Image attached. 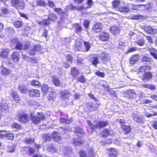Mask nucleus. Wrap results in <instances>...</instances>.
I'll return each mask as SVG.
<instances>
[{
	"mask_svg": "<svg viewBox=\"0 0 157 157\" xmlns=\"http://www.w3.org/2000/svg\"><path fill=\"white\" fill-rule=\"evenodd\" d=\"M30 43L27 42L24 44L23 49L26 51L27 52L31 55H34L36 52L40 51L41 49L40 45L39 44L35 45L33 48L30 47Z\"/></svg>",
	"mask_w": 157,
	"mask_h": 157,
	"instance_id": "obj_1",
	"label": "nucleus"
},
{
	"mask_svg": "<svg viewBox=\"0 0 157 157\" xmlns=\"http://www.w3.org/2000/svg\"><path fill=\"white\" fill-rule=\"evenodd\" d=\"M87 123L90 127V128L92 130H94L96 128H100L105 126L108 123L105 121H100L96 123L95 124H93L89 121H87Z\"/></svg>",
	"mask_w": 157,
	"mask_h": 157,
	"instance_id": "obj_2",
	"label": "nucleus"
},
{
	"mask_svg": "<svg viewBox=\"0 0 157 157\" xmlns=\"http://www.w3.org/2000/svg\"><path fill=\"white\" fill-rule=\"evenodd\" d=\"M80 157H94V151L92 148H88L86 151L81 150L79 153Z\"/></svg>",
	"mask_w": 157,
	"mask_h": 157,
	"instance_id": "obj_3",
	"label": "nucleus"
},
{
	"mask_svg": "<svg viewBox=\"0 0 157 157\" xmlns=\"http://www.w3.org/2000/svg\"><path fill=\"white\" fill-rule=\"evenodd\" d=\"M98 107V104L90 102L87 103L85 105L84 110L86 112H90L96 110Z\"/></svg>",
	"mask_w": 157,
	"mask_h": 157,
	"instance_id": "obj_4",
	"label": "nucleus"
},
{
	"mask_svg": "<svg viewBox=\"0 0 157 157\" xmlns=\"http://www.w3.org/2000/svg\"><path fill=\"white\" fill-rule=\"evenodd\" d=\"M45 117L42 112L38 113V115L35 116H32L31 119L34 124H37L41 121L45 120Z\"/></svg>",
	"mask_w": 157,
	"mask_h": 157,
	"instance_id": "obj_5",
	"label": "nucleus"
},
{
	"mask_svg": "<svg viewBox=\"0 0 157 157\" xmlns=\"http://www.w3.org/2000/svg\"><path fill=\"white\" fill-rule=\"evenodd\" d=\"M56 17L54 13H51L49 14L48 18L47 19L44 20L43 21H40L39 24L41 26L48 25L49 24L50 21H53L55 20Z\"/></svg>",
	"mask_w": 157,
	"mask_h": 157,
	"instance_id": "obj_6",
	"label": "nucleus"
},
{
	"mask_svg": "<svg viewBox=\"0 0 157 157\" xmlns=\"http://www.w3.org/2000/svg\"><path fill=\"white\" fill-rule=\"evenodd\" d=\"M12 3L14 6L17 9H23L25 4L23 0H15L12 1Z\"/></svg>",
	"mask_w": 157,
	"mask_h": 157,
	"instance_id": "obj_7",
	"label": "nucleus"
},
{
	"mask_svg": "<svg viewBox=\"0 0 157 157\" xmlns=\"http://www.w3.org/2000/svg\"><path fill=\"white\" fill-rule=\"evenodd\" d=\"M122 128L123 129L125 133H128L130 132L131 130V128L129 125H124V121L122 119L119 120Z\"/></svg>",
	"mask_w": 157,
	"mask_h": 157,
	"instance_id": "obj_8",
	"label": "nucleus"
},
{
	"mask_svg": "<svg viewBox=\"0 0 157 157\" xmlns=\"http://www.w3.org/2000/svg\"><path fill=\"white\" fill-rule=\"evenodd\" d=\"M125 94L126 96L130 99H135L137 97L136 93L132 90H127L125 92Z\"/></svg>",
	"mask_w": 157,
	"mask_h": 157,
	"instance_id": "obj_9",
	"label": "nucleus"
},
{
	"mask_svg": "<svg viewBox=\"0 0 157 157\" xmlns=\"http://www.w3.org/2000/svg\"><path fill=\"white\" fill-rule=\"evenodd\" d=\"M61 150H62L65 157H71V156H72L73 157H74L72 150L70 148L65 147Z\"/></svg>",
	"mask_w": 157,
	"mask_h": 157,
	"instance_id": "obj_10",
	"label": "nucleus"
},
{
	"mask_svg": "<svg viewBox=\"0 0 157 157\" xmlns=\"http://www.w3.org/2000/svg\"><path fill=\"white\" fill-rule=\"evenodd\" d=\"M11 43L15 45L16 49L21 50L23 48V44L21 42L18 41L16 39H13L11 41Z\"/></svg>",
	"mask_w": 157,
	"mask_h": 157,
	"instance_id": "obj_11",
	"label": "nucleus"
},
{
	"mask_svg": "<svg viewBox=\"0 0 157 157\" xmlns=\"http://www.w3.org/2000/svg\"><path fill=\"white\" fill-rule=\"evenodd\" d=\"M102 28V25L100 23H96L93 26V31L95 33H98L101 31Z\"/></svg>",
	"mask_w": 157,
	"mask_h": 157,
	"instance_id": "obj_12",
	"label": "nucleus"
},
{
	"mask_svg": "<svg viewBox=\"0 0 157 157\" xmlns=\"http://www.w3.org/2000/svg\"><path fill=\"white\" fill-rule=\"evenodd\" d=\"M109 36V35L108 33L102 32L99 35V38L102 41H106L108 40Z\"/></svg>",
	"mask_w": 157,
	"mask_h": 157,
	"instance_id": "obj_13",
	"label": "nucleus"
},
{
	"mask_svg": "<svg viewBox=\"0 0 157 157\" xmlns=\"http://www.w3.org/2000/svg\"><path fill=\"white\" fill-rule=\"evenodd\" d=\"M40 91L37 90H31L29 92V95L32 97H38L40 96Z\"/></svg>",
	"mask_w": 157,
	"mask_h": 157,
	"instance_id": "obj_14",
	"label": "nucleus"
},
{
	"mask_svg": "<svg viewBox=\"0 0 157 157\" xmlns=\"http://www.w3.org/2000/svg\"><path fill=\"white\" fill-rule=\"evenodd\" d=\"M0 107L2 111L8 112L9 111L8 107L5 101L2 100L0 104Z\"/></svg>",
	"mask_w": 157,
	"mask_h": 157,
	"instance_id": "obj_15",
	"label": "nucleus"
},
{
	"mask_svg": "<svg viewBox=\"0 0 157 157\" xmlns=\"http://www.w3.org/2000/svg\"><path fill=\"white\" fill-rule=\"evenodd\" d=\"M52 137L54 140L59 143L62 140L60 134L57 132H55L53 133L52 134Z\"/></svg>",
	"mask_w": 157,
	"mask_h": 157,
	"instance_id": "obj_16",
	"label": "nucleus"
},
{
	"mask_svg": "<svg viewBox=\"0 0 157 157\" xmlns=\"http://www.w3.org/2000/svg\"><path fill=\"white\" fill-rule=\"evenodd\" d=\"M70 94L69 90H63L60 93L61 98L63 99H67L69 97Z\"/></svg>",
	"mask_w": 157,
	"mask_h": 157,
	"instance_id": "obj_17",
	"label": "nucleus"
},
{
	"mask_svg": "<svg viewBox=\"0 0 157 157\" xmlns=\"http://www.w3.org/2000/svg\"><path fill=\"white\" fill-rule=\"evenodd\" d=\"M23 150L25 151L28 155L33 154L34 153L35 150L31 147H24L23 148Z\"/></svg>",
	"mask_w": 157,
	"mask_h": 157,
	"instance_id": "obj_18",
	"label": "nucleus"
},
{
	"mask_svg": "<svg viewBox=\"0 0 157 157\" xmlns=\"http://www.w3.org/2000/svg\"><path fill=\"white\" fill-rule=\"evenodd\" d=\"M19 121L21 122L25 123L28 121V119L27 115L23 114L18 116Z\"/></svg>",
	"mask_w": 157,
	"mask_h": 157,
	"instance_id": "obj_19",
	"label": "nucleus"
},
{
	"mask_svg": "<svg viewBox=\"0 0 157 157\" xmlns=\"http://www.w3.org/2000/svg\"><path fill=\"white\" fill-rule=\"evenodd\" d=\"M152 76L151 73L149 72V71H147L144 74L143 80L144 81H148L149 79L151 78Z\"/></svg>",
	"mask_w": 157,
	"mask_h": 157,
	"instance_id": "obj_20",
	"label": "nucleus"
},
{
	"mask_svg": "<svg viewBox=\"0 0 157 157\" xmlns=\"http://www.w3.org/2000/svg\"><path fill=\"white\" fill-rule=\"evenodd\" d=\"M144 29L146 33L149 34L155 33V30L150 26L147 25L144 28Z\"/></svg>",
	"mask_w": 157,
	"mask_h": 157,
	"instance_id": "obj_21",
	"label": "nucleus"
},
{
	"mask_svg": "<svg viewBox=\"0 0 157 157\" xmlns=\"http://www.w3.org/2000/svg\"><path fill=\"white\" fill-rule=\"evenodd\" d=\"M75 132L76 135L79 137H82L84 134L82 129L79 127L75 128Z\"/></svg>",
	"mask_w": 157,
	"mask_h": 157,
	"instance_id": "obj_22",
	"label": "nucleus"
},
{
	"mask_svg": "<svg viewBox=\"0 0 157 157\" xmlns=\"http://www.w3.org/2000/svg\"><path fill=\"white\" fill-rule=\"evenodd\" d=\"M110 31L112 34H117L120 33V29L118 27L116 26H113L110 29Z\"/></svg>",
	"mask_w": 157,
	"mask_h": 157,
	"instance_id": "obj_23",
	"label": "nucleus"
},
{
	"mask_svg": "<svg viewBox=\"0 0 157 157\" xmlns=\"http://www.w3.org/2000/svg\"><path fill=\"white\" fill-rule=\"evenodd\" d=\"M131 19L135 20H142L145 18V16L140 15H133L130 17Z\"/></svg>",
	"mask_w": 157,
	"mask_h": 157,
	"instance_id": "obj_24",
	"label": "nucleus"
},
{
	"mask_svg": "<svg viewBox=\"0 0 157 157\" xmlns=\"http://www.w3.org/2000/svg\"><path fill=\"white\" fill-rule=\"evenodd\" d=\"M10 94L12 97L14 98L15 101L18 102L19 100V97L17 93L13 90H11L10 92Z\"/></svg>",
	"mask_w": 157,
	"mask_h": 157,
	"instance_id": "obj_25",
	"label": "nucleus"
},
{
	"mask_svg": "<svg viewBox=\"0 0 157 157\" xmlns=\"http://www.w3.org/2000/svg\"><path fill=\"white\" fill-rule=\"evenodd\" d=\"M151 68L148 66H144L141 67L138 70L139 72H145L146 73L147 71H149L150 70Z\"/></svg>",
	"mask_w": 157,
	"mask_h": 157,
	"instance_id": "obj_26",
	"label": "nucleus"
},
{
	"mask_svg": "<svg viewBox=\"0 0 157 157\" xmlns=\"http://www.w3.org/2000/svg\"><path fill=\"white\" fill-rule=\"evenodd\" d=\"M19 56L18 52H13L11 55L12 59L14 61L17 62L19 59Z\"/></svg>",
	"mask_w": 157,
	"mask_h": 157,
	"instance_id": "obj_27",
	"label": "nucleus"
},
{
	"mask_svg": "<svg viewBox=\"0 0 157 157\" xmlns=\"http://www.w3.org/2000/svg\"><path fill=\"white\" fill-rule=\"evenodd\" d=\"M150 53L154 58L157 59V51L153 48H149Z\"/></svg>",
	"mask_w": 157,
	"mask_h": 157,
	"instance_id": "obj_28",
	"label": "nucleus"
},
{
	"mask_svg": "<svg viewBox=\"0 0 157 157\" xmlns=\"http://www.w3.org/2000/svg\"><path fill=\"white\" fill-rule=\"evenodd\" d=\"M72 121L71 118L67 119L63 117H60L59 119V122L61 123L65 124H69Z\"/></svg>",
	"mask_w": 157,
	"mask_h": 157,
	"instance_id": "obj_29",
	"label": "nucleus"
},
{
	"mask_svg": "<svg viewBox=\"0 0 157 157\" xmlns=\"http://www.w3.org/2000/svg\"><path fill=\"white\" fill-rule=\"evenodd\" d=\"M56 93L54 92H50L48 94V99L49 101L53 100L56 98Z\"/></svg>",
	"mask_w": 157,
	"mask_h": 157,
	"instance_id": "obj_30",
	"label": "nucleus"
},
{
	"mask_svg": "<svg viewBox=\"0 0 157 157\" xmlns=\"http://www.w3.org/2000/svg\"><path fill=\"white\" fill-rule=\"evenodd\" d=\"M110 153L109 156L110 157H116L117 154V151L114 148H110L109 149Z\"/></svg>",
	"mask_w": 157,
	"mask_h": 157,
	"instance_id": "obj_31",
	"label": "nucleus"
},
{
	"mask_svg": "<svg viewBox=\"0 0 157 157\" xmlns=\"http://www.w3.org/2000/svg\"><path fill=\"white\" fill-rule=\"evenodd\" d=\"M132 117L136 121L140 123L142 122V120L140 117H139L138 114L136 113H133L132 115Z\"/></svg>",
	"mask_w": 157,
	"mask_h": 157,
	"instance_id": "obj_32",
	"label": "nucleus"
},
{
	"mask_svg": "<svg viewBox=\"0 0 157 157\" xmlns=\"http://www.w3.org/2000/svg\"><path fill=\"white\" fill-rule=\"evenodd\" d=\"M71 74L75 78L79 74V71L75 67L71 68Z\"/></svg>",
	"mask_w": 157,
	"mask_h": 157,
	"instance_id": "obj_33",
	"label": "nucleus"
},
{
	"mask_svg": "<svg viewBox=\"0 0 157 157\" xmlns=\"http://www.w3.org/2000/svg\"><path fill=\"white\" fill-rule=\"evenodd\" d=\"M67 60V61L71 62L70 63H68L67 62L65 63V67L66 68H68L70 65V64L71 63V61L72 60V58L71 56L70 55H67L66 56Z\"/></svg>",
	"mask_w": 157,
	"mask_h": 157,
	"instance_id": "obj_34",
	"label": "nucleus"
},
{
	"mask_svg": "<svg viewBox=\"0 0 157 157\" xmlns=\"http://www.w3.org/2000/svg\"><path fill=\"white\" fill-rule=\"evenodd\" d=\"M82 46V43L80 41H77L75 45V49L76 51H79Z\"/></svg>",
	"mask_w": 157,
	"mask_h": 157,
	"instance_id": "obj_35",
	"label": "nucleus"
},
{
	"mask_svg": "<svg viewBox=\"0 0 157 157\" xmlns=\"http://www.w3.org/2000/svg\"><path fill=\"white\" fill-rule=\"evenodd\" d=\"M83 44L85 48L86 51H88L91 46V44L88 41H83Z\"/></svg>",
	"mask_w": 157,
	"mask_h": 157,
	"instance_id": "obj_36",
	"label": "nucleus"
},
{
	"mask_svg": "<svg viewBox=\"0 0 157 157\" xmlns=\"http://www.w3.org/2000/svg\"><path fill=\"white\" fill-rule=\"evenodd\" d=\"M52 82L54 84L57 86H59L60 84V82L57 77L53 76L52 77Z\"/></svg>",
	"mask_w": 157,
	"mask_h": 157,
	"instance_id": "obj_37",
	"label": "nucleus"
},
{
	"mask_svg": "<svg viewBox=\"0 0 157 157\" xmlns=\"http://www.w3.org/2000/svg\"><path fill=\"white\" fill-rule=\"evenodd\" d=\"M13 25L15 27L19 28L22 26L23 23L21 21H17L14 22Z\"/></svg>",
	"mask_w": 157,
	"mask_h": 157,
	"instance_id": "obj_38",
	"label": "nucleus"
},
{
	"mask_svg": "<svg viewBox=\"0 0 157 157\" xmlns=\"http://www.w3.org/2000/svg\"><path fill=\"white\" fill-rule=\"evenodd\" d=\"M9 50L7 49H3L0 53V56L3 57H6L8 54Z\"/></svg>",
	"mask_w": 157,
	"mask_h": 157,
	"instance_id": "obj_39",
	"label": "nucleus"
},
{
	"mask_svg": "<svg viewBox=\"0 0 157 157\" xmlns=\"http://www.w3.org/2000/svg\"><path fill=\"white\" fill-rule=\"evenodd\" d=\"M48 150L52 152H57L58 150V149L52 145H51L48 147Z\"/></svg>",
	"mask_w": 157,
	"mask_h": 157,
	"instance_id": "obj_40",
	"label": "nucleus"
},
{
	"mask_svg": "<svg viewBox=\"0 0 157 157\" xmlns=\"http://www.w3.org/2000/svg\"><path fill=\"white\" fill-rule=\"evenodd\" d=\"M138 60L137 56L136 55L132 57L130 60V63L132 64H134Z\"/></svg>",
	"mask_w": 157,
	"mask_h": 157,
	"instance_id": "obj_41",
	"label": "nucleus"
},
{
	"mask_svg": "<svg viewBox=\"0 0 157 157\" xmlns=\"http://www.w3.org/2000/svg\"><path fill=\"white\" fill-rule=\"evenodd\" d=\"M118 10L120 12L124 13H128L130 11V10L128 8L125 7H120L118 9Z\"/></svg>",
	"mask_w": 157,
	"mask_h": 157,
	"instance_id": "obj_42",
	"label": "nucleus"
},
{
	"mask_svg": "<svg viewBox=\"0 0 157 157\" xmlns=\"http://www.w3.org/2000/svg\"><path fill=\"white\" fill-rule=\"evenodd\" d=\"M48 86L47 85H43L42 86L41 90L44 94L45 95L48 91Z\"/></svg>",
	"mask_w": 157,
	"mask_h": 157,
	"instance_id": "obj_43",
	"label": "nucleus"
},
{
	"mask_svg": "<svg viewBox=\"0 0 157 157\" xmlns=\"http://www.w3.org/2000/svg\"><path fill=\"white\" fill-rule=\"evenodd\" d=\"M42 138L46 141H49L51 139L50 135L46 133L44 134L42 136Z\"/></svg>",
	"mask_w": 157,
	"mask_h": 157,
	"instance_id": "obj_44",
	"label": "nucleus"
},
{
	"mask_svg": "<svg viewBox=\"0 0 157 157\" xmlns=\"http://www.w3.org/2000/svg\"><path fill=\"white\" fill-rule=\"evenodd\" d=\"M1 69V73L4 75H7L10 73V71L5 68L2 67Z\"/></svg>",
	"mask_w": 157,
	"mask_h": 157,
	"instance_id": "obj_45",
	"label": "nucleus"
},
{
	"mask_svg": "<svg viewBox=\"0 0 157 157\" xmlns=\"http://www.w3.org/2000/svg\"><path fill=\"white\" fill-rule=\"evenodd\" d=\"M30 83L31 85L33 86H40V83L39 82L36 80H32L30 82Z\"/></svg>",
	"mask_w": 157,
	"mask_h": 157,
	"instance_id": "obj_46",
	"label": "nucleus"
},
{
	"mask_svg": "<svg viewBox=\"0 0 157 157\" xmlns=\"http://www.w3.org/2000/svg\"><path fill=\"white\" fill-rule=\"evenodd\" d=\"M75 27L76 29V32L77 33H79L82 31V27L78 24H75Z\"/></svg>",
	"mask_w": 157,
	"mask_h": 157,
	"instance_id": "obj_47",
	"label": "nucleus"
},
{
	"mask_svg": "<svg viewBox=\"0 0 157 157\" xmlns=\"http://www.w3.org/2000/svg\"><path fill=\"white\" fill-rule=\"evenodd\" d=\"M93 64L95 66H97L96 64L99 63V61H98V58L97 57L94 56L91 58Z\"/></svg>",
	"mask_w": 157,
	"mask_h": 157,
	"instance_id": "obj_48",
	"label": "nucleus"
},
{
	"mask_svg": "<svg viewBox=\"0 0 157 157\" xmlns=\"http://www.w3.org/2000/svg\"><path fill=\"white\" fill-rule=\"evenodd\" d=\"M54 11L59 14H62L64 13L63 10L60 8H55L54 9Z\"/></svg>",
	"mask_w": 157,
	"mask_h": 157,
	"instance_id": "obj_49",
	"label": "nucleus"
},
{
	"mask_svg": "<svg viewBox=\"0 0 157 157\" xmlns=\"http://www.w3.org/2000/svg\"><path fill=\"white\" fill-rule=\"evenodd\" d=\"M113 5L115 8H117L119 6L120 2L118 0H115L113 2Z\"/></svg>",
	"mask_w": 157,
	"mask_h": 157,
	"instance_id": "obj_50",
	"label": "nucleus"
},
{
	"mask_svg": "<svg viewBox=\"0 0 157 157\" xmlns=\"http://www.w3.org/2000/svg\"><path fill=\"white\" fill-rule=\"evenodd\" d=\"M83 143L84 141L81 140L79 139H78L77 140H75L73 142V144L76 145H80Z\"/></svg>",
	"mask_w": 157,
	"mask_h": 157,
	"instance_id": "obj_51",
	"label": "nucleus"
},
{
	"mask_svg": "<svg viewBox=\"0 0 157 157\" xmlns=\"http://www.w3.org/2000/svg\"><path fill=\"white\" fill-rule=\"evenodd\" d=\"M25 142L27 144H31L34 142V139L30 138H26L25 140Z\"/></svg>",
	"mask_w": 157,
	"mask_h": 157,
	"instance_id": "obj_52",
	"label": "nucleus"
},
{
	"mask_svg": "<svg viewBox=\"0 0 157 157\" xmlns=\"http://www.w3.org/2000/svg\"><path fill=\"white\" fill-rule=\"evenodd\" d=\"M75 6H73L71 4L70 5L67 6L66 8V10H75Z\"/></svg>",
	"mask_w": 157,
	"mask_h": 157,
	"instance_id": "obj_53",
	"label": "nucleus"
},
{
	"mask_svg": "<svg viewBox=\"0 0 157 157\" xmlns=\"http://www.w3.org/2000/svg\"><path fill=\"white\" fill-rule=\"evenodd\" d=\"M6 137L8 140H13L14 138V136L13 134L12 133H7Z\"/></svg>",
	"mask_w": 157,
	"mask_h": 157,
	"instance_id": "obj_54",
	"label": "nucleus"
},
{
	"mask_svg": "<svg viewBox=\"0 0 157 157\" xmlns=\"http://www.w3.org/2000/svg\"><path fill=\"white\" fill-rule=\"evenodd\" d=\"M77 80L81 82L84 83L86 82V78L82 76H81L78 77Z\"/></svg>",
	"mask_w": 157,
	"mask_h": 157,
	"instance_id": "obj_55",
	"label": "nucleus"
},
{
	"mask_svg": "<svg viewBox=\"0 0 157 157\" xmlns=\"http://www.w3.org/2000/svg\"><path fill=\"white\" fill-rule=\"evenodd\" d=\"M145 115L147 117H150L152 116H155L157 115V113L155 112L152 113H145Z\"/></svg>",
	"mask_w": 157,
	"mask_h": 157,
	"instance_id": "obj_56",
	"label": "nucleus"
},
{
	"mask_svg": "<svg viewBox=\"0 0 157 157\" xmlns=\"http://www.w3.org/2000/svg\"><path fill=\"white\" fill-rule=\"evenodd\" d=\"M19 89L21 92L22 93H25L26 92L27 90L23 86H21L19 87Z\"/></svg>",
	"mask_w": 157,
	"mask_h": 157,
	"instance_id": "obj_57",
	"label": "nucleus"
},
{
	"mask_svg": "<svg viewBox=\"0 0 157 157\" xmlns=\"http://www.w3.org/2000/svg\"><path fill=\"white\" fill-rule=\"evenodd\" d=\"M110 134L109 131V130L107 129H105L104 130V131L102 132V135L103 136H105L107 135Z\"/></svg>",
	"mask_w": 157,
	"mask_h": 157,
	"instance_id": "obj_58",
	"label": "nucleus"
},
{
	"mask_svg": "<svg viewBox=\"0 0 157 157\" xmlns=\"http://www.w3.org/2000/svg\"><path fill=\"white\" fill-rule=\"evenodd\" d=\"M12 128H15L19 129L21 128V126L20 124L15 123L12 124Z\"/></svg>",
	"mask_w": 157,
	"mask_h": 157,
	"instance_id": "obj_59",
	"label": "nucleus"
},
{
	"mask_svg": "<svg viewBox=\"0 0 157 157\" xmlns=\"http://www.w3.org/2000/svg\"><path fill=\"white\" fill-rule=\"evenodd\" d=\"M6 132L4 131H0V138H2L6 136Z\"/></svg>",
	"mask_w": 157,
	"mask_h": 157,
	"instance_id": "obj_60",
	"label": "nucleus"
},
{
	"mask_svg": "<svg viewBox=\"0 0 157 157\" xmlns=\"http://www.w3.org/2000/svg\"><path fill=\"white\" fill-rule=\"evenodd\" d=\"M2 10L4 16H5V15H6L10 12V11L6 8H2Z\"/></svg>",
	"mask_w": 157,
	"mask_h": 157,
	"instance_id": "obj_61",
	"label": "nucleus"
},
{
	"mask_svg": "<svg viewBox=\"0 0 157 157\" xmlns=\"http://www.w3.org/2000/svg\"><path fill=\"white\" fill-rule=\"evenodd\" d=\"M141 60L143 62H150L151 60V59L146 56H144L142 58Z\"/></svg>",
	"mask_w": 157,
	"mask_h": 157,
	"instance_id": "obj_62",
	"label": "nucleus"
},
{
	"mask_svg": "<svg viewBox=\"0 0 157 157\" xmlns=\"http://www.w3.org/2000/svg\"><path fill=\"white\" fill-rule=\"evenodd\" d=\"M89 21L87 20H86L83 23V25L85 28L88 29L89 26Z\"/></svg>",
	"mask_w": 157,
	"mask_h": 157,
	"instance_id": "obj_63",
	"label": "nucleus"
},
{
	"mask_svg": "<svg viewBox=\"0 0 157 157\" xmlns=\"http://www.w3.org/2000/svg\"><path fill=\"white\" fill-rule=\"evenodd\" d=\"M37 2V4L39 5L44 6L45 5V3L43 0H38Z\"/></svg>",
	"mask_w": 157,
	"mask_h": 157,
	"instance_id": "obj_64",
	"label": "nucleus"
}]
</instances>
